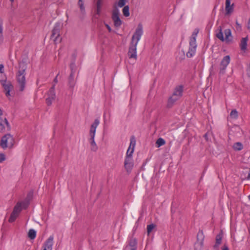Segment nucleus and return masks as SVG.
<instances>
[{
  "instance_id": "obj_1",
  "label": "nucleus",
  "mask_w": 250,
  "mask_h": 250,
  "mask_svg": "<svg viewBox=\"0 0 250 250\" xmlns=\"http://www.w3.org/2000/svg\"><path fill=\"white\" fill-rule=\"evenodd\" d=\"M143 34L142 25L139 24L136 28L134 34L132 36L131 42L129 47V50L127 53L129 58L136 59V46L141 37Z\"/></svg>"
},
{
  "instance_id": "obj_2",
  "label": "nucleus",
  "mask_w": 250,
  "mask_h": 250,
  "mask_svg": "<svg viewBox=\"0 0 250 250\" xmlns=\"http://www.w3.org/2000/svg\"><path fill=\"white\" fill-rule=\"evenodd\" d=\"M219 32L216 33V37L222 42H225L226 43L229 44L232 42L233 37L231 34V31L229 29H226L224 30L225 38L223 35L222 27L221 26L218 28Z\"/></svg>"
},
{
  "instance_id": "obj_3",
  "label": "nucleus",
  "mask_w": 250,
  "mask_h": 250,
  "mask_svg": "<svg viewBox=\"0 0 250 250\" xmlns=\"http://www.w3.org/2000/svg\"><path fill=\"white\" fill-rule=\"evenodd\" d=\"M14 144V140L13 136L9 133L6 134L2 137L0 140V146L2 148L7 147L11 148Z\"/></svg>"
},
{
  "instance_id": "obj_4",
  "label": "nucleus",
  "mask_w": 250,
  "mask_h": 250,
  "mask_svg": "<svg viewBox=\"0 0 250 250\" xmlns=\"http://www.w3.org/2000/svg\"><path fill=\"white\" fill-rule=\"evenodd\" d=\"M25 71L19 69L18 71L16 77L18 83L19 85V90L23 91L24 89L26 80H25Z\"/></svg>"
},
{
  "instance_id": "obj_5",
  "label": "nucleus",
  "mask_w": 250,
  "mask_h": 250,
  "mask_svg": "<svg viewBox=\"0 0 250 250\" xmlns=\"http://www.w3.org/2000/svg\"><path fill=\"white\" fill-rule=\"evenodd\" d=\"M111 18L115 27H119L122 25V21L120 18V11L116 3L113 6Z\"/></svg>"
},
{
  "instance_id": "obj_6",
  "label": "nucleus",
  "mask_w": 250,
  "mask_h": 250,
  "mask_svg": "<svg viewBox=\"0 0 250 250\" xmlns=\"http://www.w3.org/2000/svg\"><path fill=\"white\" fill-rule=\"evenodd\" d=\"M205 236L202 230H200L197 235V241L194 244V250H202L204 246Z\"/></svg>"
},
{
  "instance_id": "obj_7",
  "label": "nucleus",
  "mask_w": 250,
  "mask_h": 250,
  "mask_svg": "<svg viewBox=\"0 0 250 250\" xmlns=\"http://www.w3.org/2000/svg\"><path fill=\"white\" fill-rule=\"evenodd\" d=\"M60 29L61 23L59 22H56L54 25L53 29H52V33L50 36L51 39H53L54 42H56L58 40V39L60 37Z\"/></svg>"
},
{
  "instance_id": "obj_8",
  "label": "nucleus",
  "mask_w": 250,
  "mask_h": 250,
  "mask_svg": "<svg viewBox=\"0 0 250 250\" xmlns=\"http://www.w3.org/2000/svg\"><path fill=\"white\" fill-rule=\"evenodd\" d=\"M230 61V58L229 55H227L223 57L220 64V74L224 75L225 74L226 69Z\"/></svg>"
},
{
  "instance_id": "obj_9",
  "label": "nucleus",
  "mask_w": 250,
  "mask_h": 250,
  "mask_svg": "<svg viewBox=\"0 0 250 250\" xmlns=\"http://www.w3.org/2000/svg\"><path fill=\"white\" fill-rule=\"evenodd\" d=\"M55 87V84H53L47 93L48 97L46 99V103L48 106L51 105L52 101L56 98Z\"/></svg>"
},
{
  "instance_id": "obj_10",
  "label": "nucleus",
  "mask_w": 250,
  "mask_h": 250,
  "mask_svg": "<svg viewBox=\"0 0 250 250\" xmlns=\"http://www.w3.org/2000/svg\"><path fill=\"white\" fill-rule=\"evenodd\" d=\"M0 83L5 91V95L7 97L10 96V92L13 88V86L11 83L10 81H5L4 80H0Z\"/></svg>"
},
{
  "instance_id": "obj_11",
  "label": "nucleus",
  "mask_w": 250,
  "mask_h": 250,
  "mask_svg": "<svg viewBox=\"0 0 250 250\" xmlns=\"http://www.w3.org/2000/svg\"><path fill=\"white\" fill-rule=\"evenodd\" d=\"M76 83V80L74 78V75L70 74L68 78L67 85L68 86L69 90L72 94L73 93Z\"/></svg>"
},
{
  "instance_id": "obj_12",
  "label": "nucleus",
  "mask_w": 250,
  "mask_h": 250,
  "mask_svg": "<svg viewBox=\"0 0 250 250\" xmlns=\"http://www.w3.org/2000/svg\"><path fill=\"white\" fill-rule=\"evenodd\" d=\"M133 165L134 164L132 158H125L124 167L127 173L131 172Z\"/></svg>"
},
{
  "instance_id": "obj_13",
  "label": "nucleus",
  "mask_w": 250,
  "mask_h": 250,
  "mask_svg": "<svg viewBox=\"0 0 250 250\" xmlns=\"http://www.w3.org/2000/svg\"><path fill=\"white\" fill-rule=\"evenodd\" d=\"M223 236V232L222 230H221L219 233L215 237V243L213 246V248L214 250H218L219 246L221 244Z\"/></svg>"
},
{
  "instance_id": "obj_14",
  "label": "nucleus",
  "mask_w": 250,
  "mask_h": 250,
  "mask_svg": "<svg viewBox=\"0 0 250 250\" xmlns=\"http://www.w3.org/2000/svg\"><path fill=\"white\" fill-rule=\"evenodd\" d=\"M103 5V0H97L96 2V7L95 10L94 17L98 19L96 16H100L102 12V7Z\"/></svg>"
},
{
  "instance_id": "obj_15",
  "label": "nucleus",
  "mask_w": 250,
  "mask_h": 250,
  "mask_svg": "<svg viewBox=\"0 0 250 250\" xmlns=\"http://www.w3.org/2000/svg\"><path fill=\"white\" fill-rule=\"evenodd\" d=\"M53 236H50L44 242L43 250H52L53 244Z\"/></svg>"
},
{
  "instance_id": "obj_16",
  "label": "nucleus",
  "mask_w": 250,
  "mask_h": 250,
  "mask_svg": "<svg viewBox=\"0 0 250 250\" xmlns=\"http://www.w3.org/2000/svg\"><path fill=\"white\" fill-rule=\"evenodd\" d=\"M33 193L32 191H30L28 192V193L27 195V196L26 197L25 199L22 201H21V202L23 204V208L24 209H26L30 203V201L32 200L33 198Z\"/></svg>"
},
{
  "instance_id": "obj_17",
  "label": "nucleus",
  "mask_w": 250,
  "mask_h": 250,
  "mask_svg": "<svg viewBox=\"0 0 250 250\" xmlns=\"http://www.w3.org/2000/svg\"><path fill=\"white\" fill-rule=\"evenodd\" d=\"M230 1H231V0H226L225 10H226V15H230L233 11L234 3H232L231 5Z\"/></svg>"
},
{
  "instance_id": "obj_18",
  "label": "nucleus",
  "mask_w": 250,
  "mask_h": 250,
  "mask_svg": "<svg viewBox=\"0 0 250 250\" xmlns=\"http://www.w3.org/2000/svg\"><path fill=\"white\" fill-rule=\"evenodd\" d=\"M99 123H100V121L98 119H95L94 122L91 125V127H90V131H89L90 136H95L96 129L97 126L99 125Z\"/></svg>"
},
{
  "instance_id": "obj_19",
  "label": "nucleus",
  "mask_w": 250,
  "mask_h": 250,
  "mask_svg": "<svg viewBox=\"0 0 250 250\" xmlns=\"http://www.w3.org/2000/svg\"><path fill=\"white\" fill-rule=\"evenodd\" d=\"M183 91V86L182 85L176 86L175 88L174 91L173 93V95L179 98L182 96Z\"/></svg>"
},
{
  "instance_id": "obj_20",
  "label": "nucleus",
  "mask_w": 250,
  "mask_h": 250,
  "mask_svg": "<svg viewBox=\"0 0 250 250\" xmlns=\"http://www.w3.org/2000/svg\"><path fill=\"white\" fill-rule=\"evenodd\" d=\"M248 40V36L242 38L240 43V47L242 51L245 52L247 50Z\"/></svg>"
},
{
  "instance_id": "obj_21",
  "label": "nucleus",
  "mask_w": 250,
  "mask_h": 250,
  "mask_svg": "<svg viewBox=\"0 0 250 250\" xmlns=\"http://www.w3.org/2000/svg\"><path fill=\"white\" fill-rule=\"evenodd\" d=\"M22 209H24L22 203L21 202H18L14 207L12 211L19 215Z\"/></svg>"
},
{
  "instance_id": "obj_22",
  "label": "nucleus",
  "mask_w": 250,
  "mask_h": 250,
  "mask_svg": "<svg viewBox=\"0 0 250 250\" xmlns=\"http://www.w3.org/2000/svg\"><path fill=\"white\" fill-rule=\"evenodd\" d=\"M27 59L22 58V61L19 63V69L22 70H26L27 69Z\"/></svg>"
},
{
  "instance_id": "obj_23",
  "label": "nucleus",
  "mask_w": 250,
  "mask_h": 250,
  "mask_svg": "<svg viewBox=\"0 0 250 250\" xmlns=\"http://www.w3.org/2000/svg\"><path fill=\"white\" fill-rule=\"evenodd\" d=\"M178 99V97H175V96L172 95L168 99L167 103V107L171 108L173 106L174 103Z\"/></svg>"
},
{
  "instance_id": "obj_24",
  "label": "nucleus",
  "mask_w": 250,
  "mask_h": 250,
  "mask_svg": "<svg viewBox=\"0 0 250 250\" xmlns=\"http://www.w3.org/2000/svg\"><path fill=\"white\" fill-rule=\"evenodd\" d=\"M95 136H90L89 143L91 146V150L93 151H96L98 149V146L94 140Z\"/></svg>"
},
{
  "instance_id": "obj_25",
  "label": "nucleus",
  "mask_w": 250,
  "mask_h": 250,
  "mask_svg": "<svg viewBox=\"0 0 250 250\" xmlns=\"http://www.w3.org/2000/svg\"><path fill=\"white\" fill-rule=\"evenodd\" d=\"M137 242L136 239L131 238L129 241L128 245L125 247V250L127 248L128 246H129L131 249H134L135 250H137Z\"/></svg>"
},
{
  "instance_id": "obj_26",
  "label": "nucleus",
  "mask_w": 250,
  "mask_h": 250,
  "mask_svg": "<svg viewBox=\"0 0 250 250\" xmlns=\"http://www.w3.org/2000/svg\"><path fill=\"white\" fill-rule=\"evenodd\" d=\"M233 148L235 151H240L243 148V144L240 142L235 143L233 145Z\"/></svg>"
},
{
  "instance_id": "obj_27",
  "label": "nucleus",
  "mask_w": 250,
  "mask_h": 250,
  "mask_svg": "<svg viewBox=\"0 0 250 250\" xmlns=\"http://www.w3.org/2000/svg\"><path fill=\"white\" fill-rule=\"evenodd\" d=\"M196 48L193 47H189L188 51L187 53L186 56L188 58L192 57L195 54Z\"/></svg>"
},
{
  "instance_id": "obj_28",
  "label": "nucleus",
  "mask_w": 250,
  "mask_h": 250,
  "mask_svg": "<svg viewBox=\"0 0 250 250\" xmlns=\"http://www.w3.org/2000/svg\"><path fill=\"white\" fill-rule=\"evenodd\" d=\"M28 236L31 240L34 239L36 237V231L34 229H29L28 233Z\"/></svg>"
},
{
  "instance_id": "obj_29",
  "label": "nucleus",
  "mask_w": 250,
  "mask_h": 250,
  "mask_svg": "<svg viewBox=\"0 0 250 250\" xmlns=\"http://www.w3.org/2000/svg\"><path fill=\"white\" fill-rule=\"evenodd\" d=\"M70 69L71 70L70 74L75 75L76 70V66L75 64V62L74 61H72L71 63L70 64Z\"/></svg>"
},
{
  "instance_id": "obj_30",
  "label": "nucleus",
  "mask_w": 250,
  "mask_h": 250,
  "mask_svg": "<svg viewBox=\"0 0 250 250\" xmlns=\"http://www.w3.org/2000/svg\"><path fill=\"white\" fill-rule=\"evenodd\" d=\"M165 144H166L165 140L162 138H159L156 141V146L157 147H159L164 145Z\"/></svg>"
},
{
  "instance_id": "obj_31",
  "label": "nucleus",
  "mask_w": 250,
  "mask_h": 250,
  "mask_svg": "<svg viewBox=\"0 0 250 250\" xmlns=\"http://www.w3.org/2000/svg\"><path fill=\"white\" fill-rule=\"evenodd\" d=\"M123 13L124 16L127 17L129 16V7L128 5L125 6L123 9Z\"/></svg>"
},
{
  "instance_id": "obj_32",
  "label": "nucleus",
  "mask_w": 250,
  "mask_h": 250,
  "mask_svg": "<svg viewBox=\"0 0 250 250\" xmlns=\"http://www.w3.org/2000/svg\"><path fill=\"white\" fill-rule=\"evenodd\" d=\"M18 215H19L18 214H17L12 211L10 214V216L8 220L9 222H10V223L14 222L16 220V218L18 217Z\"/></svg>"
},
{
  "instance_id": "obj_33",
  "label": "nucleus",
  "mask_w": 250,
  "mask_h": 250,
  "mask_svg": "<svg viewBox=\"0 0 250 250\" xmlns=\"http://www.w3.org/2000/svg\"><path fill=\"white\" fill-rule=\"evenodd\" d=\"M134 150L133 148H128V149L126 152L125 158H132V154L134 152Z\"/></svg>"
},
{
  "instance_id": "obj_34",
  "label": "nucleus",
  "mask_w": 250,
  "mask_h": 250,
  "mask_svg": "<svg viewBox=\"0 0 250 250\" xmlns=\"http://www.w3.org/2000/svg\"><path fill=\"white\" fill-rule=\"evenodd\" d=\"M230 117L232 119H237L238 117V112L236 109L232 110L230 113Z\"/></svg>"
},
{
  "instance_id": "obj_35",
  "label": "nucleus",
  "mask_w": 250,
  "mask_h": 250,
  "mask_svg": "<svg viewBox=\"0 0 250 250\" xmlns=\"http://www.w3.org/2000/svg\"><path fill=\"white\" fill-rule=\"evenodd\" d=\"M136 145V139L134 136H132L130 138V143L128 148H133L134 149Z\"/></svg>"
},
{
  "instance_id": "obj_36",
  "label": "nucleus",
  "mask_w": 250,
  "mask_h": 250,
  "mask_svg": "<svg viewBox=\"0 0 250 250\" xmlns=\"http://www.w3.org/2000/svg\"><path fill=\"white\" fill-rule=\"evenodd\" d=\"M189 47L196 48L197 45L196 43V39L194 38H190L189 42Z\"/></svg>"
},
{
  "instance_id": "obj_37",
  "label": "nucleus",
  "mask_w": 250,
  "mask_h": 250,
  "mask_svg": "<svg viewBox=\"0 0 250 250\" xmlns=\"http://www.w3.org/2000/svg\"><path fill=\"white\" fill-rule=\"evenodd\" d=\"M155 227L156 225L153 224H151L147 226V232L148 234L151 232Z\"/></svg>"
},
{
  "instance_id": "obj_38",
  "label": "nucleus",
  "mask_w": 250,
  "mask_h": 250,
  "mask_svg": "<svg viewBox=\"0 0 250 250\" xmlns=\"http://www.w3.org/2000/svg\"><path fill=\"white\" fill-rule=\"evenodd\" d=\"M126 1V0H119L118 3H117V7H123L125 6V2Z\"/></svg>"
},
{
  "instance_id": "obj_39",
  "label": "nucleus",
  "mask_w": 250,
  "mask_h": 250,
  "mask_svg": "<svg viewBox=\"0 0 250 250\" xmlns=\"http://www.w3.org/2000/svg\"><path fill=\"white\" fill-rule=\"evenodd\" d=\"M78 5L80 7V10L82 12L84 11V6L83 4V2L82 0H79L78 1Z\"/></svg>"
},
{
  "instance_id": "obj_40",
  "label": "nucleus",
  "mask_w": 250,
  "mask_h": 250,
  "mask_svg": "<svg viewBox=\"0 0 250 250\" xmlns=\"http://www.w3.org/2000/svg\"><path fill=\"white\" fill-rule=\"evenodd\" d=\"M236 29L237 31H240L242 30V26L238 23L237 20L236 21Z\"/></svg>"
},
{
  "instance_id": "obj_41",
  "label": "nucleus",
  "mask_w": 250,
  "mask_h": 250,
  "mask_svg": "<svg viewBox=\"0 0 250 250\" xmlns=\"http://www.w3.org/2000/svg\"><path fill=\"white\" fill-rule=\"evenodd\" d=\"M198 32H199V30H198V29H197V28H196V29H195L194 30V31H193V32L192 33V35H191V38H195V39H196V36H197V34L198 33Z\"/></svg>"
},
{
  "instance_id": "obj_42",
  "label": "nucleus",
  "mask_w": 250,
  "mask_h": 250,
  "mask_svg": "<svg viewBox=\"0 0 250 250\" xmlns=\"http://www.w3.org/2000/svg\"><path fill=\"white\" fill-rule=\"evenodd\" d=\"M5 160V156L3 153H0V163Z\"/></svg>"
},
{
  "instance_id": "obj_43",
  "label": "nucleus",
  "mask_w": 250,
  "mask_h": 250,
  "mask_svg": "<svg viewBox=\"0 0 250 250\" xmlns=\"http://www.w3.org/2000/svg\"><path fill=\"white\" fill-rule=\"evenodd\" d=\"M3 21L0 18V33H2L3 31Z\"/></svg>"
},
{
  "instance_id": "obj_44",
  "label": "nucleus",
  "mask_w": 250,
  "mask_h": 250,
  "mask_svg": "<svg viewBox=\"0 0 250 250\" xmlns=\"http://www.w3.org/2000/svg\"><path fill=\"white\" fill-rule=\"evenodd\" d=\"M247 75L250 78V63L249 64L247 69Z\"/></svg>"
},
{
  "instance_id": "obj_45",
  "label": "nucleus",
  "mask_w": 250,
  "mask_h": 250,
  "mask_svg": "<svg viewBox=\"0 0 250 250\" xmlns=\"http://www.w3.org/2000/svg\"><path fill=\"white\" fill-rule=\"evenodd\" d=\"M104 25H105V26L106 27V28L107 29L108 31L109 32H112V29L110 27V26L107 23H104Z\"/></svg>"
},
{
  "instance_id": "obj_46",
  "label": "nucleus",
  "mask_w": 250,
  "mask_h": 250,
  "mask_svg": "<svg viewBox=\"0 0 250 250\" xmlns=\"http://www.w3.org/2000/svg\"><path fill=\"white\" fill-rule=\"evenodd\" d=\"M4 73V65L2 64H0V73Z\"/></svg>"
},
{
  "instance_id": "obj_47",
  "label": "nucleus",
  "mask_w": 250,
  "mask_h": 250,
  "mask_svg": "<svg viewBox=\"0 0 250 250\" xmlns=\"http://www.w3.org/2000/svg\"><path fill=\"white\" fill-rule=\"evenodd\" d=\"M76 57H77V54L75 53H73L72 54V61H74V62H75Z\"/></svg>"
},
{
  "instance_id": "obj_48",
  "label": "nucleus",
  "mask_w": 250,
  "mask_h": 250,
  "mask_svg": "<svg viewBox=\"0 0 250 250\" xmlns=\"http://www.w3.org/2000/svg\"><path fill=\"white\" fill-rule=\"evenodd\" d=\"M222 250H229V249L226 244H224L222 248Z\"/></svg>"
},
{
  "instance_id": "obj_49",
  "label": "nucleus",
  "mask_w": 250,
  "mask_h": 250,
  "mask_svg": "<svg viewBox=\"0 0 250 250\" xmlns=\"http://www.w3.org/2000/svg\"><path fill=\"white\" fill-rule=\"evenodd\" d=\"M3 41L2 33H0V44L2 43Z\"/></svg>"
},
{
  "instance_id": "obj_50",
  "label": "nucleus",
  "mask_w": 250,
  "mask_h": 250,
  "mask_svg": "<svg viewBox=\"0 0 250 250\" xmlns=\"http://www.w3.org/2000/svg\"><path fill=\"white\" fill-rule=\"evenodd\" d=\"M59 75V74H58V75L55 77V78H54V80H53V82L55 83H58V79H57V77Z\"/></svg>"
},
{
  "instance_id": "obj_51",
  "label": "nucleus",
  "mask_w": 250,
  "mask_h": 250,
  "mask_svg": "<svg viewBox=\"0 0 250 250\" xmlns=\"http://www.w3.org/2000/svg\"><path fill=\"white\" fill-rule=\"evenodd\" d=\"M204 137L205 138V139L207 140V141H208V133H206L204 134Z\"/></svg>"
},
{
  "instance_id": "obj_52",
  "label": "nucleus",
  "mask_w": 250,
  "mask_h": 250,
  "mask_svg": "<svg viewBox=\"0 0 250 250\" xmlns=\"http://www.w3.org/2000/svg\"><path fill=\"white\" fill-rule=\"evenodd\" d=\"M213 68V65L212 64L210 68V71L211 72Z\"/></svg>"
},
{
  "instance_id": "obj_53",
  "label": "nucleus",
  "mask_w": 250,
  "mask_h": 250,
  "mask_svg": "<svg viewBox=\"0 0 250 250\" xmlns=\"http://www.w3.org/2000/svg\"><path fill=\"white\" fill-rule=\"evenodd\" d=\"M146 162L144 163V164H143L142 167H144L146 165Z\"/></svg>"
},
{
  "instance_id": "obj_54",
  "label": "nucleus",
  "mask_w": 250,
  "mask_h": 250,
  "mask_svg": "<svg viewBox=\"0 0 250 250\" xmlns=\"http://www.w3.org/2000/svg\"><path fill=\"white\" fill-rule=\"evenodd\" d=\"M171 211L172 212L173 211V205H172V207H171Z\"/></svg>"
},
{
  "instance_id": "obj_55",
  "label": "nucleus",
  "mask_w": 250,
  "mask_h": 250,
  "mask_svg": "<svg viewBox=\"0 0 250 250\" xmlns=\"http://www.w3.org/2000/svg\"><path fill=\"white\" fill-rule=\"evenodd\" d=\"M10 1L11 2H13L14 1V0H10Z\"/></svg>"
},
{
  "instance_id": "obj_56",
  "label": "nucleus",
  "mask_w": 250,
  "mask_h": 250,
  "mask_svg": "<svg viewBox=\"0 0 250 250\" xmlns=\"http://www.w3.org/2000/svg\"><path fill=\"white\" fill-rule=\"evenodd\" d=\"M249 199L250 200V195L248 196Z\"/></svg>"
},
{
  "instance_id": "obj_57",
  "label": "nucleus",
  "mask_w": 250,
  "mask_h": 250,
  "mask_svg": "<svg viewBox=\"0 0 250 250\" xmlns=\"http://www.w3.org/2000/svg\"><path fill=\"white\" fill-rule=\"evenodd\" d=\"M130 250H135L134 249H130Z\"/></svg>"
}]
</instances>
